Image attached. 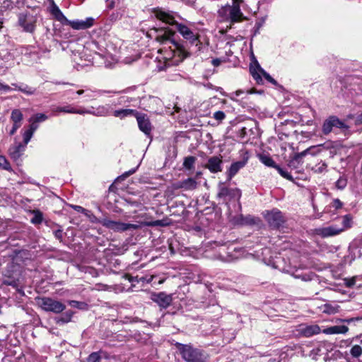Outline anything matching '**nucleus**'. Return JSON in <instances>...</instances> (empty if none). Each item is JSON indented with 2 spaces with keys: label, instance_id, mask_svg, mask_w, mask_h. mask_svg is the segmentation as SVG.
<instances>
[{
  "label": "nucleus",
  "instance_id": "f257e3e1",
  "mask_svg": "<svg viewBox=\"0 0 362 362\" xmlns=\"http://www.w3.org/2000/svg\"><path fill=\"white\" fill-rule=\"evenodd\" d=\"M154 13L156 17L160 21L175 26L177 32L185 40L191 49L190 51H187L189 55L191 54H199L203 52V49L206 47L201 42L199 30L194 25L177 23L170 13L162 9H156Z\"/></svg>",
  "mask_w": 362,
  "mask_h": 362
},
{
  "label": "nucleus",
  "instance_id": "f03ea898",
  "mask_svg": "<svg viewBox=\"0 0 362 362\" xmlns=\"http://www.w3.org/2000/svg\"><path fill=\"white\" fill-rule=\"evenodd\" d=\"M173 35L174 33L169 29L158 30L156 40L162 44H171L168 48L165 47L161 49V52H164V66H158V71L165 70L168 66L177 65L189 56V53L182 45L175 42L172 39Z\"/></svg>",
  "mask_w": 362,
  "mask_h": 362
},
{
  "label": "nucleus",
  "instance_id": "7ed1b4c3",
  "mask_svg": "<svg viewBox=\"0 0 362 362\" xmlns=\"http://www.w3.org/2000/svg\"><path fill=\"white\" fill-rule=\"evenodd\" d=\"M51 1L52 4L50 8V12L52 15L54 17V18L57 21H59L62 24L69 25L75 30H84L89 28L93 25L95 19L91 17L87 18L84 21H69L63 14V13L61 11L59 7L54 4V0Z\"/></svg>",
  "mask_w": 362,
  "mask_h": 362
},
{
  "label": "nucleus",
  "instance_id": "20e7f679",
  "mask_svg": "<svg viewBox=\"0 0 362 362\" xmlns=\"http://www.w3.org/2000/svg\"><path fill=\"white\" fill-rule=\"evenodd\" d=\"M352 218L350 215L341 217V224L334 223L326 227H319L314 229V234L321 238H328L339 235L340 233L351 227Z\"/></svg>",
  "mask_w": 362,
  "mask_h": 362
},
{
  "label": "nucleus",
  "instance_id": "39448f33",
  "mask_svg": "<svg viewBox=\"0 0 362 362\" xmlns=\"http://www.w3.org/2000/svg\"><path fill=\"white\" fill-rule=\"evenodd\" d=\"M243 0H233V5L222 6L218 11V16L221 21L230 23L240 22L244 19L243 13L240 7V3Z\"/></svg>",
  "mask_w": 362,
  "mask_h": 362
},
{
  "label": "nucleus",
  "instance_id": "423d86ee",
  "mask_svg": "<svg viewBox=\"0 0 362 362\" xmlns=\"http://www.w3.org/2000/svg\"><path fill=\"white\" fill-rule=\"evenodd\" d=\"M182 357L187 362H206L207 356L202 351L190 345L178 344Z\"/></svg>",
  "mask_w": 362,
  "mask_h": 362
},
{
  "label": "nucleus",
  "instance_id": "0eeeda50",
  "mask_svg": "<svg viewBox=\"0 0 362 362\" xmlns=\"http://www.w3.org/2000/svg\"><path fill=\"white\" fill-rule=\"evenodd\" d=\"M95 222L109 230H113L114 232H124L129 230H136L141 227V226L139 224L127 223L121 221H113L106 217L96 218Z\"/></svg>",
  "mask_w": 362,
  "mask_h": 362
},
{
  "label": "nucleus",
  "instance_id": "6e6552de",
  "mask_svg": "<svg viewBox=\"0 0 362 362\" xmlns=\"http://www.w3.org/2000/svg\"><path fill=\"white\" fill-rule=\"evenodd\" d=\"M37 304L45 311L56 314L61 313L66 309V305L64 303L49 297L38 298Z\"/></svg>",
  "mask_w": 362,
  "mask_h": 362
},
{
  "label": "nucleus",
  "instance_id": "1a4fd4ad",
  "mask_svg": "<svg viewBox=\"0 0 362 362\" xmlns=\"http://www.w3.org/2000/svg\"><path fill=\"white\" fill-rule=\"evenodd\" d=\"M218 189L217 197L223 202L239 201L241 197V191L238 188H229L223 182L218 183Z\"/></svg>",
  "mask_w": 362,
  "mask_h": 362
},
{
  "label": "nucleus",
  "instance_id": "9d476101",
  "mask_svg": "<svg viewBox=\"0 0 362 362\" xmlns=\"http://www.w3.org/2000/svg\"><path fill=\"white\" fill-rule=\"evenodd\" d=\"M37 18L30 13H21L18 16V25L23 31L33 33L36 27Z\"/></svg>",
  "mask_w": 362,
  "mask_h": 362
},
{
  "label": "nucleus",
  "instance_id": "9b49d317",
  "mask_svg": "<svg viewBox=\"0 0 362 362\" xmlns=\"http://www.w3.org/2000/svg\"><path fill=\"white\" fill-rule=\"evenodd\" d=\"M250 72L253 78L259 84L262 83V78L261 76L262 75L267 81L273 85H277V81L260 66L257 60H255V65H250Z\"/></svg>",
  "mask_w": 362,
  "mask_h": 362
},
{
  "label": "nucleus",
  "instance_id": "f8f14e48",
  "mask_svg": "<svg viewBox=\"0 0 362 362\" xmlns=\"http://www.w3.org/2000/svg\"><path fill=\"white\" fill-rule=\"evenodd\" d=\"M270 227L273 228H279L284 225L286 218L281 211L274 209L270 211H267L264 216Z\"/></svg>",
  "mask_w": 362,
  "mask_h": 362
},
{
  "label": "nucleus",
  "instance_id": "ddd939ff",
  "mask_svg": "<svg viewBox=\"0 0 362 362\" xmlns=\"http://www.w3.org/2000/svg\"><path fill=\"white\" fill-rule=\"evenodd\" d=\"M334 127L346 130L349 126L336 116L329 117L323 123L322 132L324 134H329Z\"/></svg>",
  "mask_w": 362,
  "mask_h": 362
},
{
  "label": "nucleus",
  "instance_id": "4468645a",
  "mask_svg": "<svg viewBox=\"0 0 362 362\" xmlns=\"http://www.w3.org/2000/svg\"><path fill=\"white\" fill-rule=\"evenodd\" d=\"M151 299L161 309H165L173 302V294H168L165 292L153 293L151 296Z\"/></svg>",
  "mask_w": 362,
  "mask_h": 362
},
{
  "label": "nucleus",
  "instance_id": "2eb2a0df",
  "mask_svg": "<svg viewBox=\"0 0 362 362\" xmlns=\"http://www.w3.org/2000/svg\"><path fill=\"white\" fill-rule=\"evenodd\" d=\"M134 117L136 119L139 129L145 134L149 135L152 130V125L147 115L136 111Z\"/></svg>",
  "mask_w": 362,
  "mask_h": 362
},
{
  "label": "nucleus",
  "instance_id": "dca6fc26",
  "mask_svg": "<svg viewBox=\"0 0 362 362\" xmlns=\"http://www.w3.org/2000/svg\"><path fill=\"white\" fill-rule=\"evenodd\" d=\"M223 160L221 156H214L209 158L205 168L211 173H217L223 170Z\"/></svg>",
  "mask_w": 362,
  "mask_h": 362
},
{
  "label": "nucleus",
  "instance_id": "f3484780",
  "mask_svg": "<svg viewBox=\"0 0 362 362\" xmlns=\"http://www.w3.org/2000/svg\"><path fill=\"white\" fill-rule=\"evenodd\" d=\"M26 146L21 143H18L11 146L8 149L10 157L16 162H18L23 152L25 151Z\"/></svg>",
  "mask_w": 362,
  "mask_h": 362
},
{
  "label": "nucleus",
  "instance_id": "a211bd4d",
  "mask_svg": "<svg viewBox=\"0 0 362 362\" xmlns=\"http://www.w3.org/2000/svg\"><path fill=\"white\" fill-rule=\"evenodd\" d=\"M247 161L245 159L233 163L227 172V180L230 181L246 165Z\"/></svg>",
  "mask_w": 362,
  "mask_h": 362
},
{
  "label": "nucleus",
  "instance_id": "6ab92c4d",
  "mask_svg": "<svg viewBox=\"0 0 362 362\" xmlns=\"http://www.w3.org/2000/svg\"><path fill=\"white\" fill-rule=\"evenodd\" d=\"M349 328L345 325H334L329 327L323 330L327 334H345L348 332Z\"/></svg>",
  "mask_w": 362,
  "mask_h": 362
},
{
  "label": "nucleus",
  "instance_id": "aec40b11",
  "mask_svg": "<svg viewBox=\"0 0 362 362\" xmlns=\"http://www.w3.org/2000/svg\"><path fill=\"white\" fill-rule=\"evenodd\" d=\"M136 114V110L132 109H120L115 110L112 113L113 116L119 119H124L127 117L135 116Z\"/></svg>",
  "mask_w": 362,
  "mask_h": 362
},
{
  "label": "nucleus",
  "instance_id": "412c9836",
  "mask_svg": "<svg viewBox=\"0 0 362 362\" xmlns=\"http://www.w3.org/2000/svg\"><path fill=\"white\" fill-rule=\"evenodd\" d=\"M301 333L307 337L317 334L320 332V328L317 325L306 326L301 329Z\"/></svg>",
  "mask_w": 362,
  "mask_h": 362
},
{
  "label": "nucleus",
  "instance_id": "4be33fe9",
  "mask_svg": "<svg viewBox=\"0 0 362 362\" xmlns=\"http://www.w3.org/2000/svg\"><path fill=\"white\" fill-rule=\"evenodd\" d=\"M197 187V182L194 178H187L180 182L179 187L185 190H193Z\"/></svg>",
  "mask_w": 362,
  "mask_h": 362
},
{
  "label": "nucleus",
  "instance_id": "5701e85b",
  "mask_svg": "<svg viewBox=\"0 0 362 362\" xmlns=\"http://www.w3.org/2000/svg\"><path fill=\"white\" fill-rule=\"evenodd\" d=\"M293 276L296 279H300L302 281H309L313 280L316 276L313 272H302L299 270H296L293 274Z\"/></svg>",
  "mask_w": 362,
  "mask_h": 362
},
{
  "label": "nucleus",
  "instance_id": "b1692460",
  "mask_svg": "<svg viewBox=\"0 0 362 362\" xmlns=\"http://www.w3.org/2000/svg\"><path fill=\"white\" fill-rule=\"evenodd\" d=\"M91 115L97 117H105L110 115V107L108 105H101L98 107L95 110L92 107Z\"/></svg>",
  "mask_w": 362,
  "mask_h": 362
},
{
  "label": "nucleus",
  "instance_id": "393cba45",
  "mask_svg": "<svg viewBox=\"0 0 362 362\" xmlns=\"http://www.w3.org/2000/svg\"><path fill=\"white\" fill-rule=\"evenodd\" d=\"M73 316V312L68 310L63 313L60 317H55V322L57 325H63L71 322Z\"/></svg>",
  "mask_w": 362,
  "mask_h": 362
},
{
  "label": "nucleus",
  "instance_id": "a878e982",
  "mask_svg": "<svg viewBox=\"0 0 362 362\" xmlns=\"http://www.w3.org/2000/svg\"><path fill=\"white\" fill-rule=\"evenodd\" d=\"M258 158L266 166L272 167L274 168L277 166L274 160L269 155L261 153L258 155Z\"/></svg>",
  "mask_w": 362,
  "mask_h": 362
},
{
  "label": "nucleus",
  "instance_id": "bb28decb",
  "mask_svg": "<svg viewBox=\"0 0 362 362\" xmlns=\"http://www.w3.org/2000/svg\"><path fill=\"white\" fill-rule=\"evenodd\" d=\"M12 86H13L16 89L28 95H33L35 92V88H31L28 85L21 84V86H18L16 83H12Z\"/></svg>",
  "mask_w": 362,
  "mask_h": 362
},
{
  "label": "nucleus",
  "instance_id": "cd10ccee",
  "mask_svg": "<svg viewBox=\"0 0 362 362\" xmlns=\"http://www.w3.org/2000/svg\"><path fill=\"white\" fill-rule=\"evenodd\" d=\"M31 213L33 214V217L30 220L33 224H40L43 221V214L40 210H33Z\"/></svg>",
  "mask_w": 362,
  "mask_h": 362
},
{
  "label": "nucleus",
  "instance_id": "c85d7f7f",
  "mask_svg": "<svg viewBox=\"0 0 362 362\" xmlns=\"http://www.w3.org/2000/svg\"><path fill=\"white\" fill-rule=\"evenodd\" d=\"M197 158L194 156H187L185 158L183 167L187 170H192L194 168V164Z\"/></svg>",
  "mask_w": 362,
  "mask_h": 362
},
{
  "label": "nucleus",
  "instance_id": "c756f323",
  "mask_svg": "<svg viewBox=\"0 0 362 362\" xmlns=\"http://www.w3.org/2000/svg\"><path fill=\"white\" fill-rule=\"evenodd\" d=\"M153 279V276H136L134 277H132V279H130V281L132 283H134V282L151 283Z\"/></svg>",
  "mask_w": 362,
  "mask_h": 362
},
{
  "label": "nucleus",
  "instance_id": "7c9ffc66",
  "mask_svg": "<svg viewBox=\"0 0 362 362\" xmlns=\"http://www.w3.org/2000/svg\"><path fill=\"white\" fill-rule=\"evenodd\" d=\"M11 119L13 122H21L23 120V114L20 110L15 109L11 112Z\"/></svg>",
  "mask_w": 362,
  "mask_h": 362
},
{
  "label": "nucleus",
  "instance_id": "2f4dec72",
  "mask_svg": "<svg viewBox=\"0 0 362 362\" xmlns=\"http://www.w3.org/2000/svg\"><path fill=\"white\" fill-rule=\"evenodd\" d=\"M169 223H170L168 222V219H163V220H156V221H154L148 222L145 225L148 226H161V227H164V226H168Z\"/></svg>",
  "mask_w": 362,
  "mask_h": 362
},
{
  "label": "nucleus",
  "instance_id": "473e14b6",
  "mask_svg": "<svg viewBox=\"0 0 362 362\" xmlns=\"http://www.w3.org/2000/svg\"><path fill=\"white\" fill-rule=\"evenodd\" d=\"M350 354L354 358H358L362 354V347L359 345H354L350 349Z\"/></svg>",
  "mask_w": 362,
  "mask_h": 362
},
{
  "label": "nucleus",
  "instance_id": "72a5a7b5",
  "mask_svg": "<svg viewBox=\"0 0 362 362\" xmlns=\"http://www.w3.org/2000/svg\"><path fill=\"white\" fill-rule=\"evenodd\" d=\"M0 168L4 170L11 171V167L5 156L0 155Z\"/></svg>",
  "mask_w": 362,
  "mask_h": 362
},
{
  "label": "nucleus",
  "instance_id": "f704fd0d",
  "mask_svg": "<svg viewBox=\"0 0 362 362\" xmlns=\"http://www.w3.org/2000/svg\"><path fill=\"white\" fill-rule=\"evenodd\" d=\"M226 115L223 111H216L213 114V118L217 122V124H219L225 119Z\"/></svg>",
  "mask_w": 362,
  "mask_h": 362
},
{
  "label": "nucleus",
  "instance_id": "c9c22d12",
  "mask_svg": "<svg viewBox=\"0 0 362 362\" xmlns=\"http://www.w3.org/2000/svg\"><path fill=\"white\" fill-rule=\"evenodd\" d=\"M48 118V117L43 114V113H37L33 116H32L29 121H35V122H37V123L38 122H44L45 120H47Z\"/></svg>",
  "mask_w": 362,
  "mask_h": 362
},
{
  "label": "nucleus",
  "instance_id": "e433bc0d",
  "mask_svg": "<svg viewBox=\"0 0 362 362\" xmlns=\"http://www.w3.org/2000/svg\"><path fill=\"white\" fill-rule=\"evenodd\" d=\"M279 173L284 178L288 180H293L292 175L286 170L281 168L279 165H277V166L275 168Z\"/></svg>",
  "mask_w": 362,
  "mask_h": 362
},
{
  "label": "nucleus",
  "instance_id": "4c0bfd02",
  "mask_svg": "<svg viewBox=\"0 0 362 362\" xmlns=\"http://www.w3.org/2000/svg\"><path fill=\"white\" fill-rule=\"evenodd\" d=\"M101 356L98 352H93L86 358V362H100Z\"/></svg>",
  "mask_w": 362,
  "mask_h": 362
},
{
  "label": "nucleus",
  "instance_id": "58836bf2",
  "mask_svg": "<svg viewBox=\"0 0 362 362\" xmlns=\"http://www.w3.org/2000/svg\"><path fill=\"white\" fill-rule=\"evenodd\" d=\"M327 168V165L325 163H320L315 165V166L313 168V170H314L315 173H322L326 171Z\"/></svg>",
  "mask_w": 362,
  "mask_h": 362
},
{
  "label": "nucleus",
  "instance_id": "ea45409f",
  "mask_svg": "<svg viewBox=\"0 0 362 362\" xmlns=\"http://www.w3.org/2000/svg\"><path fill=\"white\" fill-rule=\"evenodd\" d=\"M34 132H33L32 131H30V129H27L25 131V132L23 133V144L25 146H26L28 142L30 141V140L31 139L33 135Z\"/></svg>",
  "mask_w": 362,
  "mask_h": 362
},
{
  "label": "nucleus",
  "instance_id": "a19ab883",
  "mask_svg": "<svg viewBox=\"0 0 362 362\" xmlns=\"http://www.w3.org/2000/svg\"><path fill=\"white\" fill-rule=\"evenodd\" d=\"M310 151V149H309V148H308V149H306V150L303 151V152H301V153H300L296 154V155L295 156V157H294L293 160H292L290 162V165H293V163H294L295 162H298H298H299V160H300L302 157L305 156L308 153V151Z\"/></svg>",
  "mask_w": 362,
  "mask_h": 362
},
{
  "label": "nucleus",
  "instance_id": "79ce46f5",
  "mask_svg": "<svg viewBox=\"0 0 362 362\" xmlns=\"http://www.w3.org/2000/svg\"><path fill=\"white\" fill-rule=\"evenodd\" d=\"M356 277H352L351 279H344V284L348 288H351L356 286Z\"/></svg>",
  "mask_w": 362,
  "mask_h": 362
},
{
  "label": "nucleus",
  "instance_id": "37998d69",
  "mask_svg": "<svg viewBox=\"0 0 362 362\" xmlns=\"http://www.w3.org/2000/svg\"><path fill=\"white\" fill-rule=\"evenodd\" d=\"M59 112H62L64 113L74 114L75 108L73 106H71V105H66V106H64V107H62V108H60Z\"/></svg>",
  "mask_w": 362,
  "mask_h": 362
},
{
  "label": "nucleus",
  "instance_id": "c03bdc74",
  "mask_svg": "<svg viewBox=\"0 0 362 362\" xmlns=\"http://www.w3.org/2000/svg\"><path fill=\"white\" fill-rule=\"evenodd\" d=\"M346 180L342 177H340L336 182V187L338 189H343L346 186Z\"/></svg>",
  "mask_w": 362,
  "mask_h": 362
},
{
  "label": "nucleus",
  "instance_id": "a18cd8bd",
  "mask_svg": "<svg viewBox=\"0 0 362 362\" xmlns=\"http://www.w3.org/2000/svg\"><path fill=\"white\" fill-rule=\"evenodd\" d=\"M332 207L334 208L335 209H341L343 206L342 202L339 199H334L332 204Z\"/></svg>",
  "mask_w": 362,
  "mask_h": 362
},
{
  "label": "nucleus",
  "instance_id": "49530a36",
  "mask_svg": "<svg viewBox=\"0 0 362 362\" xmlns=\"http://www.w3.org/2000/svg\"><path fill=\"white\" fill-rule=\"evenodd\" d=\"M92 110H86L84 108L76 109L74 114L84 115V114H90L91 115Z\"/></svg>",
  "mask_w": 362,
  "mask_h": 362
},
{
  "label": "nucleus",
  "instance_id": "de8ad7c7",
  "mask_svg": "<svg viewBox=\"0 0 362 362\" xmlns=\"http://www.w3.org/2000/svg\"><path fill=\"white\" fill-rule=\"evenodd\" d=\"M75 211L79 213L85 214L87 211L86 209L83 208L81 206L78 205H71V206Z\"/></svg>",
  "mask_w": 362,
  "mask_h": 362
},
{
  "label": "nucleus",
  "instance_id": "09e8293b",
  "mask_svg": "<svg viewBox=\"0 0 362 362\" xmlns=\"http://www.w3.org/2000/svg\"><path fill=\"white\" fill-rule=\"evenodd\" d=\"M54 235V237L59 240H62L63 238V231L61 229L55 230Z\"/></svg>",
  "mask_w": 362,
  "mask_h": 362
},
{
  "label": "nucleus",
  "instance_id": "8fccbe9b",
  "mask_svg": "<svg viewBox=\"0 0 362 362\" xmlns=\"http://www.w3.org/2000/svg\"><path fill=\"white\" fill-rule=\"evenodd\" d=\"M30 122V124L29 126L28 129L32 131L33 132H35V131L38 128V124L37 122L35 121H29Z\"/></svg>",
  "mask_w": 362,
  "mask_h": 362
},
{
  "label": "nucleus",
  "instance_id": "3c124183",
  "mask_svg": "<svg viewBox=\"0 0 362 362\" xmlns=\"http://www.w3.org/2000/svg\"><path fill=\"white\" fill-rule=\"evenodd\" d=\"M135 171H136L135 169H132V170H129L128 172H125L123 175H122L120 177H119L118 179H119V178L124 179V178L129 177V175L134 174L135 173Z\"/></svg>",
  "mask_w": 362,
  "mask_h": 362
},
{
  "label": "nucleus",
  "instance_id": "603ef678",
  "mask_svg": "<svg viewBox=\"0 0 362 362\" xmlns=\"http://www.w3.org/2000/svg\"><path fill=\"white\" fill-rule=\"evenodd\" d=\"M0 90H4L5 92H8L11 90V88L6 84H3L0 82Z\"/></svg>",
  "mask_w": 362,
  "mask_h": 362
},
{
  "label": "nucleus",
  "instance_id": "864d4df0",
  "mask_svg": "<svg viewBox=\"0 0 362 362\" xmlns=\"http://www.w3.org/2000/svg\"><path fill=\"white\" fill-rule=\"evenodd\" d=\"M222 62H223L222 59H221L219 58H216V59H213L211 60V64L214 66H218L221 64Z\"/></svg>",
  "mask_w": 362,
  "mask_h": 362
},
{
  "label": "nucleus",
  "instance_id": "5fc2aeb1",
  "mask_svg": "<svg viewBox=\"0 0 362 362\" xmlns=\"http://www.w3.org/2000/svg\"><path fill=\"white\" fill-rule=\"evenodd\" d=\"M245 223H247V224H254L255 223V219L253 217L249 216H247L245 218Z\"/></svg>",
  "mask_w": 362,
  "mask_h": 362
},
{
  "label": "nucleus",
  "instance_id": "6e6d98bb",
  "mask_svg": "<svg viewBox=\"0 0 362 362\" xmlns=\"http://www.w3.org/2000/svg\"><path fill=\"white\" fill-rule=\"evenodd\" d=\"M361 319H362L361 317H351V318L345 319V320H344V321L347 322L348 324H350L352 322L359 321Z\"/></svg>",
  "mask_w": 362,
  "mask_h": 362
},
{
  "label": "nucleus",
  "instance_id": "4d7b16f0",
  "mask_svg": "<svg viewBox=\"0 0 362 362\" xmlns=\"http://www.w3.org/2000/svg\"><path fill=\"white\" fill-rule=\"evenodd\" d=\"M238 134H239L240 137H242V138L245 137V136L247 134V128L246 127L241 128L240 129Z\"/></svg>",
  "mask_w": 362,
  "mask_h": 362
},
{
  "label": "nucleus",
  "instance_id": "13d9d810",
  "mask_svg": "<svg viewBox=\"0 0 362 362\" xmlns=\"http://www.w3.org/2000/svg\"><path fill=\"white\" fill-rule=\"evenodd\" d=\"M62 107H56L52 109V115H57L59 112V109Z\"/></svg>",
  "mask_w": 362,
  "mask_h": 362
},
{
  "label": "nucleus",
  "instance_id": "bf43d9fd",
  "mask_svg": "<svg viewBox=\"0 0 362 362\" xmlns=\"http://www.w3.org/2000/svg\"><path fill=\"white\" fill-rule=\"evenodd\" d=\"M69 304H70L71 306H73V307L78 308V307H79L80 302L76 301V300H71V301L69 302Z\"/></svg>",
  "mask_w": 362,
  "mask_h": 362
},
{
  "label": "nucleus",
  "instance_id": "052dcab7",
  "mask_svg": "<svg viewBox=\"0 0 362 362\" xmlns=\"http://www.w3.org/2000/svg\"><path fill=\"white\" fill-rule=\"evenodd\" d=\"M21 126V122H13V127H14V128H16V129H18Z\"/></svg>",
  "mask_w": 362,
  "mask_h": 362
},
{
  "label": "nucleus",
  "instance_id": "680f3d73",
  "mask_svg": "<svg viewBox=\"0 0 362 362\" xmlns=\"http://www.w3.org/2000/svg\"><path fill=\"white\" fill-rule=\"evenodd\" d=\"M17 130H18V129H16V128H14V127H12V129H11V131H10V132H9V134H10V135H13V134L16 132V131H17Z\"/></svg>",
  "mask_w": 362,
  "mask_h": 362
},
{
  "label": "nucleus",
  "instance_id": "e2e57ef3",
  "mask_svg": "<svg viewBox=\"0 0 362 362\" xmlns=\"http://www.w3.org/2000/svg\"><path fill=\"white\" fill-rule=\"evenodd\" d=\"M261 26H262L261 23H256L255 27L257 28V30L259 29Z\"/></svg>",
  "mask_w": 362,
  "mask_h": 362
},
{
  "label": "nucleus",
  "instance_id": "0e129e2a",
  "mask_svg": "<svg viewBox=\"0 0 362 362\" xmlns=\"http://www.w3.org/2000/svg\"><path fill=\"white\" fill-rule=\"evenodd\" d=\"M359 253V255H362V245L356 250Z\"/></svg>",
  "mask_w": 362,
  "mask_h": 362
},
{
  "label": "nucleus",
  "instance_id": "69168bd1",
  "mask_svg": "<svg viewBox=\"0 0 362 362\" xmlns=\"http://www.w3.org/2000/svg\"><path fill=\"white\" fill-rule=\"evenodd\" d=\"M83 93H84L83 90H78L76 91V93L78 95H82Z\"/></svg>",
  "mask_w": 362,
  "mask_h": 362
},
{
  "label": "nucleus",
  "instance_id": "338daca9",
  "mask_svg": "<svg viewBox=\"0 0 362 362\" xmlns=\"http://www.w3.org/2000/svg\"><path fill=\"white\" fill-rule=\"evenodd\" d=\"M241 93H242L241 90H238V91H236V95H239Z\"/></svg>",
  "mask_w": 362,
  "mask_h": 362
},
{
  "label": "nucleus",
  "instance_id": "774afa93",
  "mask_svg": "<svg viewBox=\"0 0 362 362\" xmlns=\"http://www.w3.org/2000/svg\"><path fill=\"white\" fill-rule=\"evenodd\" d=\"M339 221H340V223H341V217L339 218V221H337V223H339Z\"/></svg>",
  "mask_w": 362,
  "mask_h": 362
}]
</instances>
